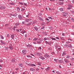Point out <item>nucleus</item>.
Instances as JSON below:
<instances>
[{
  "label": "nucleus",
  "mask_w": 74,
  "mask_h": 74,
  "mask_svg": "<svg viewBox=\"0 0 74 74\" xmlns=\"http://www.w3.org/2000/svg\"><path fill=\"white\" fill-rule=\"evenodd\" d=\"M5 49H6V50H7L8 49V47H6L5 48Z\"/></svg>",
  "instance_id": "obj_48"
},
{
  "label": "nucleus",
  "mask_w": 74,
  "mask_h": 74,
  "mask_svg": "<svg viewBox=\"0 0 74 74\" xmlns=\"http://www.w3.org/2000/svg\"><path fill=\"white\" fill-rule=\"evenodd\" d=\"M29 70L30 71H33L35 70V69L31 68H30Z\"/></svg>",
  "instance_id": "obj_7"
},
{
  "label": "nucleus",
  "mask_w": 74,
  "mask_h": 74,
  "mask_svg": "<svg viewBox=\"0 0 74 74\" xmlns=\"http://www.w3.org/2000/svg\"><path fill=\"white\" fill-rule=\"evenodd\" d=\"M51 44H52V42H51L48 43V44L49 45H51Z\"/></svg>",
  "instance_id": "obj_36"
},
{
  "label": "nucleus",
  "mask_w": 74,
  "mask_h": 74,
  "mask_svg": "<svg viewBox=\"0 0 74 74\" xmlns=\"http://www.w3.org/2000/svg\"><path fill=\"white\" fill-rule=\"evenodd\" d=\"M60 5H63V3L61 2L60 3Z\"/></svg>",
  "instance_id": "obj_46"
},
{
  "label": "nucleus",
  "mask_w": 74,
  "mask_h": 74,
  "mask_svg": "<svg viewBox=\"0 0 74 74\" xmlns=\"http://www.w3.org/2000/svg\"><path fill=\"white\" fill-rule=\"evenodd\" d=\"M36 71H39V69H38V68H37L36 69Z\"/></svg>",
  "instance_id": "obj_54"
},
{
  "label": "nucleus",
  "mask_w": 74,
  "mask_h": 74,
  "mask_svg": "<svg viewBox=\"0 0 74 74\" xmlns=\"http://www.w3.org/2000/svg\"><path fill=\"white\" fill-rule=\"evenodd\" d=\"M44 56L45 57V58H49V57H50V56L47 54H46Z\"/></svg>",
  "instance_id": "obj_3"
},
{
  "label": "nucleus",
  "mask_w": 74,
  "mask_h": 74,
  "mask_svg": "<svg viewBox=\"0 0 74 74\" xmlns=\"http://www.w3.org/2000/svg\"><path fill=\"white\" fill-rule=\"evenodd\" d=\"M49 29H50L51 30H52V29H53V28H52V27L50 26L49 27Z\"/></svg>",
  "instance_id": "obj_32"
},
{
  "label": "nucleus",
  "mask_w": 74,
  "mask_h": 74,
  "mask_svg": "<svg viewBox=\"0 0 74 74\" xmlns=\"http://www.w3.org/2000/svg\"><path fill=\"white\" fill-rule=\"evenodd\" d=\"M67 9H68V10H70V9H71V8L70 7L68 8Z\"/></svg>",
  "instance_id": "obj_58"
},
{
  "label": "nucleus",
  "mask_w": 74,
  "mask_h": 74,
  "mask_svg": "<svg viewBox=\"0 0 74 74\" xmlns=\"http://www.w3.org/2000/svg\"><path fill=\"white\" fill-rule=\"evenodd\" d=\"M29 21V19H26L25 22H28Z\"/></svg>",
  "instance_id": "obj_33"
},
{
  "label": "nucleus",
  "mask_w": 74,
  "mask_h": 74,
  "mask_svg": "<svg viewBox=\"0 0 74 74\" xmlns=\"http://www.w3.org/2000/svg\"><path fill=\"white\" fill-rule=\"evenodd\" d=\"M37 23V21H35L33 22V23L34 24V23Z\"/></svg>",
  "instance_id": "obj_26"
},
{
  "label": "nucleus",
  "mask_w": 74,
  "mask_h": 74,
  "mask_svg": "<svg viewBox=\"0 0 74 74\" xmlns=\"http://www.w3.org/2000/svg\"><path fill=\"white\" fill-rule=\"evenodd\" d=\"M70 42H66V44H70Z\"/></svg>",
  "instance_id": "obj_45"
},
{
  "label": "nucleus",
  "mask_w": 74,
  "mask_h": 74,
  "mask_svg": "<svg viewBox=\"0 0 74 74\" xmlns=\"http://www.w3.org/2000/svg\"><path fill=\"white\" fill-rule=\"evenodd\" d=\"M38 15L39 16H41V15H42V14L41 13L39 14Z\"/></svg>",
  "instance_id": "obj_53"
},
{
  "label": "nucleus",
  "mask_w": 74,
  "mask_h": 74,
  "mask_svg": "<svg viewBox=\"0 0 74 74\" xmlns=\"http://www.w3.org/2000/svg\"><path fill=\"white\" fill-rule=\"evenodd\" d=\"M42 26H45V23H42L41 24Z\"/></svg>",
  "instance_id": "obj_23"
},
{
  "label": "nucleus",
  "mask_w": 74,
  "mask_h": 74,
  "mask_svg": "<svg viewBox=\"0 0 74 74\" xmlns=\"http://www.w3.org/2000/svg\"><path fill=\"white\" fill-rule=\"evenodd\" d=\"M68 47L69 48H72V45H71V44H69L68 45Z\"/></svg>",
  "instance_id": "obj_24"
},
{
  "label": "nucleus",
  "mask_w": 74,
  "mask_h": 74,
  "mask_svg": "<svg viewBox=\"0 0 74 74\" xmlns=\"http://www.w3.org/2000/svg\"><path fill=\"white\" fill-rule=\"evenodd\" d=\"M39 58H40V59H41L42 60H44L45 59L44 57L42 56H40L39 57Z\"/></svg>",
  "instance_id": "obj_11"
},
{
  "label": "nucleus",
  "mask_w": 74,
  "mask_h": 74,
  "mask_svg": "<svg viewBox=\"0 0 74 74\" xmlns=\"http://www.w3.org/2000/svg\"><path fill=\"white\" fill-rule=\"evenodd\" d=\"M62 60H60L59 61V62L60 63H62Z\"/></svg>",
  "instance_id": "obj_51"
},
{
  "label": "nucleus",
  "mask_w": 74,
  "mask_h": 74,
  "mask_svg": "<svg viewBox=\"0 0 74 74\" xmlns=\"http://www.w3.org/2000/svg\"><path fill=\"white\" fill-rule=\"evenodd\" d=\"M63 16H66V15L65 14H64L63 15Z\"/></svg>",
  "instance_id": "obj_52"
},
{
  "label": "nucleus",
  "mask_w": 74,
  "mask_h": 74,
  "mask_svg": "<svg viewBox=\"0 0 74 74\" xmlns=\"http://www.w3.org/2000/svg\"><path fill=\"white\" fill-rule=\"evenodd\" d=\"M31 23H28L27 24V25H31Z\"/></svg>",
  "instance_id": "obj_50"
},
{
  "label": "nucleus",
  "mask_w": 74,
  "mask_h": 74,
  "mask_svg": "<svg viewBox=\"0 0 74 74\" xmlns=\"http://www.w3.org/2000/svg\"><path fill=\"white\" fill-rule=\"evenodd\" d=\"M22 52L23 53H24V55H25V54H26V50H23L22 51Z\"/></svg>",
  "instance_id": "obj_5"
},
{
  "label": "nucleus",
  "mask_w": 74,
  "mask_h": 74,
  "mask_svg": "<svg viewBox=\"0 0 74 74\" xmlns=\"http://www.w3.org/2000/svg\"><path fill=\"white\" fill-rule=\"evenodd\" d=\"M5 7L4 6H1L0 7V10H3V9H5Z\"/></svg>",
  "instance_id": "obj_1"
},
{
  "label": "nucleus",
  "mask_w": 74,
  "mask_h": 74,
  "mask_svg": "<svg viewBox=\"0 0 74 74\" xmlns=\"http://www.w3.org/2000/svg\"><path fill=\"white\" fill-rule=\"evenodd\" d=\"M27 65L28 66H36V65H35V64H28Z\"/></svg>",
  "instance_id": "obj_4"
},
{
  "label": "nucleus",
  "mask_w": 74,
  "mask_h": 74,
  "mask_svg": "<svg viewBox=\"0 0 74 74\" xmlns=\"http://www.w3.org/2000/svg\"><path fill=\"white\" fill-rule=\"evenodd\" d=\"M1 42L2 44H3V45H5V42H3L2 40H1Z\"/></svg>",
  "instance_id": "obj_14"
},
{
  "label": "nucleus",
  "mask_w": 74,
  "mask_h": 74,
  "mask_svg": "<svg viewBox=\"0 0 74 74\" xmlns=\"http://www.w3.org/2000/svg\"><path fill=\"white\" fill-rule=\"evenodd\" d=\"M34 29H35V30H36V31H37V30H38V28H37V26H35L34 27Z\"/></svg>",
  "instance_id": "obj_18"
},
{
  "label": "nucleus",
  "mask_w": 74,
  "mask_h": 74,
  "mask_svg": "<svg viewBox=\"0 0 74 74\" xmlns=\"http://www.w3.org/2000/svg\"><path fill=\"white\" fill-rule=\"evenodd\" d=\"M45 28V27L43 26L42 28H41V29H44Z\"/></svg>",
  "instance_id": "obj_40"
},
{
  "label": "nucleus",
  "mask_w": 74,
  "mask_h": 74,
  "mask_svg": "<svg viewBox=\"0 0 74 74\" xmlns=\"http://www.w3.org/2000/svg\"><path fill=\"white\" fill-rule=\"evenodd\" d=\"M59 10L61 12H62V11H63V8H60Z\"/></svg>",
  "instance_id": "obj_22"
},
{
  "label": "nucleus",
  "mask_w": 74,
  "mask_h": 74,
  "mask_svg": "<svg viewBox=\"0 0 74 74\" xmlns=\"http://www.w3.org/2000/svg\"><path fill=\"white\" fill-rule=\"evenodd\" d=\"M51 38V39H52V40H56V39L54 38Z\"/></svg>",
  "instance_id": "obj_29"
},
{
  "label": "nucleus",
  "mask_w": 74,
  "mask_h": 74,
  "mask_svg": "<svg viewBox=\"0 0 74 74\" xmlns=\"http://www.w3.org/2000/svg\"><path fill=\"white\" fill-rule=\"evenodd\" d=\"M19 4H21V5H24V4H23V3L20 2Z\"/></svg>",
  "instance_id": "obj_35"
},
{
  "label": "nucleus",
  "mask_w": 74,
  "mask_h": 74,
  "mask_svg": "<svg viewBox=\"0 0 74 74\" xmlns=\"http://www.w3.org/2000/svg\"><path fill=\"white\" fill-rule=\"evenodd\" d=\"M13 15L14 14H10V16H13Z\"/></svg>",
  "instance_id": "obj_64"
},
{
  "label": "nucleus",
  "mask_w": 74,
  "mask_h": 74,
  "mask_svg": "<svg viewBox=\"0 0 74 74\" xmlns=\"http://www.w3.org/2000/svg\"><path fill=\"white\" fill-rule=\"evenodd\" d=\"M48 39V38H44V40H47Z\"/></svg>",
  "instance_id": "obj_44"
},
{
  "label": "nucleus",
  "mask_w": 74,
  "mask_h": 74,
  "mask_svg": "<svg viewBox=\"0 0 74 74\" xmlns=\"http://www.w3.org/2000/svg\"><path fill=\"white\" fill-rule=\"evenodd\" d=\"M27 48H30V47H32V45L28 44V45H27Z\"/></svg>",
  "instance_id": "obj_6"
},
{
  "label": "nucleus",
  "mask_w": 74,
  "mask_h": 74,
  "mask_svg": "<svg viewBox=\"0 0 74 74\" xmlns=\"http://www.w3.org/2000/svg\"><path fill=\"white\" fill-rule=\"evenodd\" d=\"M18 15V14H14L13 15V16H16Z\"/></svg>",
  "instance_id": "obj_25"
},
{
  "label": "nucleus",
  "mask_w": 74,
  "mask_h": 74,
  "mask_svg": "<svg viewBox=\"0 0 74 74\" xmlns=\"http://www.w3.org/2000/svg\"><path fill=\"white\" fill-rule=\"evenodd\" d=\"M25 10V9H22L21 10V11H22V12H23V11H24Z\"/></svg>",
  "instance_id": "obj_42"
},
{
  "label": "nucleus",
  "mask_w": 74,
  "mask_h": 74,
  "mask_svg": "<svg viewBox=\"0 0 74 74\" xmlns=\"http://www.w3.org/2000/svg\"><path fill=\"white\" fill-rule=\"evenodd\" d=\"M12 46V45H10V46L9 47V48L11 50H12L13 49V47H11Z\"/></svg>",
  "instance_id": "obj_8"
},
{
  "label": "nucleus",
  "mask_w": 74,
  "mask_h": 74,
  "mask_svg": "<svg viewBox=\"0 0 74 74\" xmlns=\"http://www.w3.org/2000/svg\"><path fill=\"white\" fill-rule=\"evenodd\" d=\"M39 20H40V21H42V22L44 21L42 18L41 17H39Z\"/></svg>",
  "instance_id": "obj_13"
},
{
  "label": "nucleus",
  "mask_w": 74,
  "mask_h": 74,
  "mask_svg": "<svg viewBox=\"0 0 74 74\" xmlns=\"http://www.w3.org/2000/svg\"><path fill=\"white\" fill-rule=\"evenodd\" d=\"M38 40H39V41H40V42H42V41H43L44 40L42 39L39 38Z\"/></svg>",
  "instance_id": "obj_10"
},
{
  "label": "nucleus",
  "mask_w": 74,
  "mask_h": 74,
  "mask_svg": "<svg viewBox=\"0 0 74 74\" xmlns=\"http://www.w3.org/2000/svg\"><path fill=\"white\" fill-rule=\"evenodd\" d=\"M30 56L27 55V58H30Z\"/></svg>",
  "instance_id": "obj_60"
},
{
  "label": "nucleus",
  "mask_w": 74,
  "mask_h": 74,
  "mask_svg": "<svg viewBox=\"0 0 74 74\" xmlns=\"http://www.w3.org/2000/svg\"><path fill=\"white\" fill-rule=\"evenodd\" d=\"M71 20L73 21V22H74V19L73 18H71Z\"/></svg>",
  "instance_id": "obj_43"
},
{
  "label": "nucleus",
  "mask_w": 74,
  "mask_h": 74,
  "mask_svg": "<svg viewBox=\"0 0 74 74\" xmlns=\"http://www.w3.org/2000/svg\"><path fill=\"white\" fill-rule=\"evenodd\" d=\"M56 73H57V74H60V73L59 72H58V71L56 72Z\"/></svg>",
  "instance_id": "obj_59"
},
{
  "label": "nucleus",
  "mask_w": 74,
  "mask_h": 74,
  "mask_svg": "<svg viewBox=\"0 0 74 74\" xmlns=\"http://www.w3.org/2000/svg\"><path fill=\"white\" fill-rule=\"evenodd\" d=\"M65 47H68L69 45L68 44H65L64 45Z\"/></svg>",
  "instance_id": "obj_41"
},
{
  "label": "nucleus",
  "mask_w": 74,
  "mask_h": 74,
  "mask_svg": "<svg viewBox=\"0 0 74 74\" xmlns=\"http://www.w3.org/2000/svg\"><path fill=\"white\" fill-rule=\"evenodd\" d=\"M62 35L63 36H64V33H62Z\"/></svg>",
  "instance_id": "obj_63"
},
{
  "label": "nucleus",
  "mask_w": 74,
  "mask_h": 74,
  "mask_svg": "<svg viewBox=\"0 0 74 74\" xmlns=\"http://www.w3.org/2000/svg\"><path fill=\"white\" fill-rule=\"evenodd\" d=\"M18 65L19 66H20V67H22V66H23V64L22 63L19 64Z\"/></svg>",
  "instance_id": "obj_17"
},
{
  "label": "nucleus",
  "mask_w": 74,
  "mask_h": 74,
  "mask_svg": "<svg viewBox=\"0 0 74 74\" xmlns=\"http://www.w3.org/2000/svg\"><path fill=\"white\" fill-rule=\"evenodd\" d=\"M45 19L47 21H49V19H48V18H46Z\"/></svg>",
  "instance_id": "obj_56"
},
{
  "label": "nucleus",
  "mask_w": 74,
  "mask_h": 74,
  "mask_svg": "<svg viewBox=\"0 0 74 74\" xmlns=\"http://www.w3.org/2000/svg\"><path fill=\"white\" fill-rule=\"evenodd\" d=\"M66 55V53H65V52H63V54L62 55V56H64V55Z\"/></svg>",
  "instance_id": "obj_39"
},
{
  "label": "nucleus",
  "mask_w": 74,
  "mask_h": 74,
  "mask_svg": "<svg viewBox=\"0 0 74 74\" xmlns=\"http://www.w3.org/2000/svg\"><path fill=\"white\" fill-rule=\"evenodd\" d=\"M36 42H37V43H38V44H41V42H40L39 41V40H38L36 41Z\"/></svg>",
  "instance_id": "obj_20"
},
{
  "label": "nucleus",
  "mask_w": 74,
  "mask_h": 74,
  "mask_svg": "<svg viewBox=\"0 0 74 74\" xmlns=\"http://www.w3.org/2000/svg\"><path fill=\"white\" fill-rule=\"evenodd\" d=\"M15 26H18L19 25H20V23H16L15 24Z\"/></svg>",
  "instance_id": "obj_16"
},
{
  "label": "nucleus",
  "mask_w": 74,
  "mask_h": 74,
  "mask_svg": "<svg viewBox=\"0 0 74 74\" xmlns=\"http://www.w3.org/2000/svg\"><path fill=\"white\" fill-rule=\"evenodd\" d=\"M64 14L66 15H68V13H67V12H64Z\"/></svg>",
  "instance_id": "obj_30"
},
{
  "label": "nucleus",
  "mask_w": 74,
  "mask_h": 74,
  "mask_svg": "<svg viewBox=\"0 0 74 74\" xmlns=\"http://www.w3.org/2000/svg\"><path fill=\"white\" fill-rule=\"evenodd\" d=\"M68 6L69 7H71V8H72L73 7V5H71L70 4H69L68 5Z\"/></svg>",
  "instance_id": "obj_19"
},
{
  "label": "nucleus",
  "mask_w": 74,
  "mask_h": 74,
  "mask_svg": "<svg viewBox=\"0 0 74 74\" xmlns=\"http://www.w3.org/2000/svg\"><path fill=\"white\" fill-rule=\"evenodd\" d=\"M15 59H13L12 60V62L13 63H15Z\"/></svg>",
  "instance_id": "obj_9"
},
{
  "label": "nucleus",
  "mask_w": 74,
  "mask_h": 74,
  "mask_svg": "<svg viewBox=\"0 0 74 74\" xmlns=\"http://www.w3.org/2000/svg\"><path fill=\"white\" fill-rule=\"evenodd\" d=\"M14 34H12V35H11V38L12 39H14Z\"/></svg>",
  "instance_id": "obj_12"
},
{
  "label": "nucleus",
  "mask_w": 74,
  "mask_h": 74,
  "mask_svg": "<svg viewBox=\"0 0 74 74\" xmlns=\"http://www.w3.org/2000/svg\"><path fill=\"white\" fill-rule=\"evenodd\" d=\"M49 67H48L47 69H46V70L47 71H48V70H49Z\"/></svg>",
  "instance_id": "obj_38"
},
{
  "label": "nucleus",
  "mask_w": 74,
  "mask_h": 74,
  "mask_svg": "<svg viewBox=\"0 0 74 74\" xmlns=\"http://www.w3.org/2000/svg\"><path fill=\"white\" fill-rule=\"evenodd\" d=\"M38 38H35L33 39V40H38Z\"/></svg>",
  "instance_id": "obj_34"
},
{
  "label": "nucleus",
  "mask_w": 74,
  "mask_h": 74,
  "mask_svg": "<svg viewBox=\"0 0 74 74\" xmlns=\"http://www.w3.org/2000/svg\"><path fill=\"white\" fill-rule=\"evenodd\" d=\"M24 5H25L26 6L27 5H26V3H24Z\"/></svg>",
  "instance_id": "obj_57"
},
{
  "label": "nucleus",
  "mask_w": 74,
  "mask_h": 74,
  "mask_svg": "<svg viewBox=\"0 0 74 74\" xmlns=\"http://www.w3.org/2000/svg\"><path fill=\"white\" fill-rule=\"evenodd\" d=\"M64 61L66 63H69V61L68 60H67L66 59H64Z\"/></svg>",
  "instance_id": "obj_15"
},
{
  "label": "nucleus",
  "mask_w": 74,
  "mask_h": 74,
  "mask_svg": "<svg viewBox=\"0 0 74 74\" xmlns=\"http://www.w3.org/2000/svg\"><path fill=\"white\" fill-rule=\"evenodd\" d=\"M36 54L38 55V56L41 55V53H37Z\"/></svg>",
  "instance_id": "obj_21"
},
{
  "label": "nucleus",
  "mask_w": 74,
  "mask_h": 74,
  "mask_svg": "<svg viewBox=\"0 0 74 74\" xmlns=\"http://www.w3.org/2000/svg\"><path fill=\"white\" fill-rule=\"evenodd\" d=\"M38 65H39V66H41V63H38Z\"/></svg>",
  "instance_id": "obj_37"
},
{
  "label": "nucleus",
  "mask_w": 74,
  "mask_h": 74,
  "mask_svg": "<svg viewBox=\"0 0 74 74\" xmlns=\"http://www.w3.org/2000/svg\"><path fill=\"white\" fill-rule=\"evenodd\" d=\"M16 31H17V32H19V29H16Z\"/></svg>",
  "instance_id": "obj_62"
},
{
  "label": "nucleus",
  "mask_w": 74,
  "mask_h": 74,
  "mask_svg": "<svg viewBox=\"0 0 74 74\" xmlns=\"http://www.w3.org/2000/svg\"><path fill=\"white\" fill-rule=\"evenodd\" d=\"M0 37L1 39H4V37H3L2 35L0 36Z\"/></svg>",
  "instance_id": "obj_28"
},
{
  "label": "nucleus",
  "mask_w": 74,
  "mask_h": 74,
  "mask_svg": "<svg viewBox=\"0 0 74 74\" xmlns=\"http://www.w3.org/2000/svg\"><path fill=\"white\" fill-rule=\"evenodd\" d=\"M15 27H13L12 28V29L13 30L15 31Z\"/></svg>",
  "instance_id": "obj_49"
},
{
  "label": "nucleus",
  "mask_w": 74,
  "mask_h": 74,
  "mask_svg": "<svg viewBox=\"0 0 74 74\" xmlns=\"http://www.w3.org/2000/svg\"><path fill=\"white\" fill-rule=\"evenodd\" d=\"M18 19H20V20H21L22 19V15H18Z\"/></svg>",
  "instance_id": "obj_2"
},
{
  "label": "nucleus",
  "mask_w": 74,
  "mask_h": 74,
  "mask_svg": "<svg viewBox=\"0 0 74 74\" xmlns=\"http://www.w3.org/2000/svg\"><path fill=\"white\" fill-rule=\"evenodd\" d=\"M17 10L18 11H20V8L19 7H17Z\"/></svg>",
  "instance_id": "obj_27"
},
{
  "label": "nucleus",
  "mask_w": 74,
  "mask_h": 74,
  "mask_svg": "<svg viewBox=\"0 0 74 74\" xmlns=\"http://www.w3.org/2000/svg\"><path fill=\"white\" fill-rule=\"evenodd\" d=\"M58 49L59 51H61V48H59Z\"/></svg>",
  "instance_id": "obj_55"
},
{
  "label": "nucleus",
  "mask_w": 74,
  "mask_h": 74,
  "mask_svg": "<svg viewBox=\"0 0 74 74\" xmlns=\"http://www.w3.org/2000/svg\"><path fill=\"white\" fill-rule=\"evenodd\" d=\"M49 50H51V49H52L51 48L49 47Z\"/></svg>",
  "instance_id": "obj_61"
},
{
  "label": "nucleus",
  "mask_w": 74,
  "mask_h": 74,
  "mask_svg": "<svg viewBox=\"0 0 74 74\" xmlns=\"http://www.w3.org/2000/svg\"><path fill=\"white\" fill-rule=\"evenodd\" d=\"M71 13H72V14H74V11H71Z\"/></svg>",
  "instance_id": "obj_47"
},
{
  "label": "nucleus",
  "mask_w": 74,
  "mask_h": 74,
  "mask_svg": "<svg viewBox=\"0 0 74 74\" xmlns=\"http://www.w3.org/2000/svg\"><path fill=\"white\" fill-rule=\"evenodd\" d=\"M10 5H15V3H10Z\"/></svg>",
  "instance_id": "obj_31"
}]
</instances>
